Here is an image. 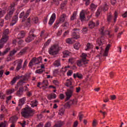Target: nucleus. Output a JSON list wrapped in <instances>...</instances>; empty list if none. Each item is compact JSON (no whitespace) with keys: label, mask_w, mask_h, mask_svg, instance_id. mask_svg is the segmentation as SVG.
I'll return each instance as SVG.
<instances>
[{"label":"nucleus","mask_w":127,"mask_h":127,"mask_svg":"<svg viewBox=\"0 0 127 127\" xmlns=\"http://www.w3.org/2000/svg\"><path fill=\"white\" fill-rule=\"evenodd\" d=\"M60 50V47L58 45H54L49 50V53L50 55H57Z\"/></svg>","instance_id":"nucleus-1"},{"label":"nucleus","mask_w":127,"mask_h":127,"mask_svg":"<svg viewBox=\"0 0 127 127\" xmlns=\"http://www.w3.org/2000/svg\"><path fill=\"white\" fill-rule=\"evenodd\" d=\"M33 113V110L29 107H26L24 110L21 112L22 115L24 118H27L31 116V114Z\"/></svg>","instance_id":"nucleus-2"},{"label":"nucleus","mask_w":127,"mask_h":127,"mask_svg":"<svg viewBox=\"0 0 127 127\" xmlns=\"http://www.w3.org/2000/svg\"><path fill=\"white\" fill-rule=\"evenodd\" d=\"M34 31H35V29H31L29 33V36L26 38L25 41L27 43H29L30 42H31L32 40H34V38L36 37V35H34Z\"/></svg>","instance_id":"nucleus-3"},{"label":"nucleus","mask_w":127,"mask_h":127,"mask_svg":"<svg viewBox=\"0 0 127 127\" xmlns=\"http://www.w3.org/2000/svg\"><path fill=\"white\" fill-rule=\"evenodd\" d=\"M9 12L5 16V19L6 20H8L12 17V14H13V12H14V5L11 4V6L9 7Z\"/></svg>","instance_id":"nucleus-4"},{"label":"nucleus","mask_w":127,"mask_h":127,"mask_svg":"<svg viewBox=\"0 0 127 127\" xmlns=\"http://www.w3.org/2000/svg\"><path fill=\"white\" fill-rule=\"evenodd\" d=\"M67 18V15L66 14L64 13L61 15L59 20L56 21V24L54 26V28H57L58 27V24L60 23H63L65 21V19Z\"/></svg>","instance_id":"nucleus-5"},{"label":"nucleus","mask_w":127,"mask_h":127,"mask_svg":"<svg viewBox=\"0 0 127 127\" xmlns=\"http://www.w3.org/2000/svg\"><path fill=\"white\" fill-rule=\"evenodd\" d=\"M73 92H74V86H71L69 87V89L67 90V91L65 92V101L70 100L72 95H73Z\"/></svg>","instance_id":"nucleus-6"},{"label":"nucleus","mask_w":127,"mask_h":127,"mask_svg":"<svg viewBox=\"0 0 127 127\" xmlns=\"http://www.w3.org/2000/svg\"><path fill=\"white\" fill-rule=\"evenodd\" d=\"M30 12V10H28L26 12L25 14H24V11H22V12L20 13V15H19V18H22L23 17V20H22V22L28 17V15H29V13Z\"/></svg>","instance_id":"nucleus-7"},{"label":"nucleus","mask_w":127,"mask_h":127,"mask_svg":"<svg viewBox=\"0 0 127 127\" xmlns=\"http://www.w3.org/2000/svg\"><path fill=\"white\" fill-rule=\"evenodd\" d=\"M73 32L72 33V35L74 39H79L80 38V36L79 35V32H80V29L77 28H74L73 29Z\"/></svg>","instance_id":"nucleus-8"},{"label":"nucleus","mask_w":127,"mask_h":127,"mask_svg":"<svg viewBox=\"0 0 127 127\" xmlns=\"http://www.w3.org/2000/svg\"><path fill=\"white\" fill-rule=\"evenodd\" d=\"M6 41H7V37H6V36H2L0 40V49L3 48L4 44L6 43Z\"/></svg>","instance_id":"nucleus-9"},{"label":"nucleus","mask_w":127,"mask_h":127,"mask_svg":"<svg viewBox=\"0 0 127 127\" xmlns=\"http://www.w3.org/2000/svg\"><path fill=\"white\" fill-rule=\"evenodd\" d=\"M76 64L78 67H84L85 65L88 64V61H83V60H80L79 61H77Z\"/></svg>","instance_id":"nucleus-10"},{"label":"nucleus","mask_w":127,"mask_h":127,"mask_svg":"<svg viewBox=\"0 0 127 127\" xmlns=\"http://www.w3.org/2000/svg\"><path fill=\"white\" fill-rule=\"evenodd\" d=\"M77 100H70L65 104V107H66V108H70L72 105H77Z\"/></svg>","instance_id":"nucleus-11"},{"label":"nucleus","mask_w":127,"mask_h":127,"mask_svg":"<svg viewBox=\"0 0 127 127\" xmlns=\"http://www.w3.org/2000/svg\"><path fill=\"white\" fill-rule=\"evenodd\" d=\"M18 13H17V15H15L13 17L12 21L10 24V25L11 26H13V25H14V24H15V23L17 22V20H18Z\"/></svg>","instance_id":"nucleus-12"},{"label":"nucleus","mask_w":127,"mask_h":127,"mask_svg":"<svg viewBox=\"0 0 127 127\" xmlns=\"http://www.w3.org/2000/svg\"><path fill=\"white\" fill-rule=\"evenodd\" d=\"M86 13V11L85 10H82L79 14V19L81 21H84L85 20V18H86V16H85V13Z\"/></svg>","instance_id":"nucleus-13"},{"label":"nucleus","mask_w":127,"mask_h":127,"mask_svg":"<svg viewBox=\"0 0 127 127\" xmlns=\"http://www.w3.org/2000/svg\"><path fill=\"white\" fill-rule=\"evenodd\" d=\"M55 19H56V14H55V13H53V14L52 15L49 22V25H52V24H53V23L54 22V21H55Z\"/></svg>","instance_id":"nucleus-14"},{"label":"nucleus","mask_w":127,"mask_h":127,"mask_svg":"<svg viewBox=\"0 0 127 127\" xmlns=\"http://www.w3.org/2000/svg\"><path fill=\"white\" fill-rule=\"evenodd\" d=\"M25 35H26V32L24 31H21L17 35V38L18 39H21L22 38H24L25 37Z\"/></svg>","instance_id":"nucleus-15"},{"label":"nucleus","mask_w":127,"mask_h":127,"mask_svg":"<svg viewBox=\"0 0 127 127\" xmlns=\"http://www.w3.org/2000/svg\"><path fill=\"white\" fill-rule=\"evenodd\" d=\"M32 60H33V62L35 63V65H37L40 63H41V60H42V57H40L36 59V58H33Z\"/></svg>","instance_id":"nucleus-16"},{"label":"nucleus","mask_w":127,"mask_h":127,"mask_svg":"<svg viewBox=\"0 0 127 127\" xmlns=\"http://www.w3.org/2000/svg\"><path fill=\"white\" fill-rule=\"evenodd\" d=\"M23 61L20 59L17 63V66L16 67V71H19V69L22 68V63Z\"/></svg>","instance_id":"nucleus-17"},{"label":"nucleus","mask_w":127,"mask_h":127,"mask_svg":"<svg viewBox=\"0 0 127 127\" xmlns=\"http://www.w3.org/2000/svg\"><path fill=\"white\" fill-rule=\"evenodd\" d=\"M97 45H99V46H101V45H103V44H105V40L103 38V37L101 36V38H99L97 41Z\"/></svg>","instance_id":"nucleus-18"},{"label":"nucleus","mask_w":127,"mask_h":127,"mask_svg":"<svg viewBox=\"0 0 127 127\" xmlns=\"http://www.w3.org/2000/svg\"><path fill=\"white\" fill-rule=\"evenodd\" d=\"M111 44H108L106 46L105 48V51L103 53V56H108V55H109V50L110 48H111Z\"/></svg>","instance_id":"nucleus-19"},{"label":"nucleus","mask_w":127,"mask_h":127,"mask_svg":"<svg viewBox=\"0 0 127 127\" xmlns=\"http://www.w3.org/2000/svg\"><path fill=\"white\" fill-rule=\"evenodd\" d=\"M22 76H19V75H18V76H17L14 77V78H13V79L11 80V82H10V84H11L12 86L13 85L15 84V83L16 82V81H17V80L20 79V78H22Z\"/></svg>","instance_id":"nucleus-20"},{"label":"nucleus","mask_w":127,"mask_h":127,"mask_svg":"<svg viewBox=\"0 0 127 127\" xmlns=\"http://www.w3.org/2000/svg\"><path fill=\"white\" fill-rule=\"evenodd\" d=\"M22 79L20 80V81L18 82V84H20L21 86H22L23 84L25 83L24 81H27V77H26L25 76H22Z\"/></svg>","instance_id":"nucleus-21"},{"label":"nucleus","mask_w":127,"mask_h":127,"mask_svg":"<svg viewBox=\"0 0 127 127\" xmlns=\"http://www.w3.org/2000/svg\"><path fill=\"white\" fill-rule=\"evenodd\" d=\"M64 125V122L59 121L53 127H61L62 126Z\"/></svg>","instance_id":"nucleus-22"},{"label":"nucleus","mask_w":127,"mask_h":127,"mask_svg":"<svg viewBox=\"0 0 127 127\" xmlns=\"http://www.w3.org/2000/svg\"><path fill=\"white\" fill-rule=\"evenodd\" d=\"M63 58H66V57H68V56H69L71 54V53L68 51H64L63 52Z\"/></svg>","instance_id":"nucleus-23"},{"label":"nucleus","mask_w":127,"mask_h":127,"mask_svg":"<svg viewBox=\"0 0 127 127\" xmlns=\"http://www.w3.org/2000/svg\"><path fill=\"white\" fill-rule=\"evenodd\" d=\"M23 94V88L20 87L19 89V90L17 92V95L18 96V97H20L21 96H22Z\"/></svg>","instance_id":"nucleus-24"},{"label":"nucleus","mask_w":127,"mask_h":127,"mask_svg":"<svg viewBox=\"0 0 127 127\" xmlns=\"http://www.w3.org/2000/svg\"><path fill=\"white\" fill-rule=\"evenodd\" d=\"M73 78L76 79V78H78V79H83V75L79 73H74Z\"/></svg>","instance_id":"nucleus-25"},{"label":"nucleus","mask_w":127,"mask_h":127,"mask_svg":"<svg viewBox=\"0 0 127 127\" xmlns=\"http://www.w3.org/2000/svg\"><path fill=\"white\" fill-rule=\"evenodd\" d=\"M16 121H17V118L15 116L12 117L9 119V122L11 124H15V123H16Z\"/></svg>","instance_id":"nucleus-26"},{"label":"nucleus","mask_w":127,"mask_h":127,"mask_svg":"<svg viewBox=\"0 0 127 127\" xmlns=\"http://www.w3.org/2000/svg\"><path fill=\"white\" fill-rule=\"evenodd\" d=\"M57 97V96L55 94H49L48 95V100H52V99H56Z\"/></svg>","instance_id":"nucleus-27"},{"label":"nucleus","mask_w":127,"mask_h":127,"mask_svg":"<svg viewBox=\"0 0 127 127\" xmlns=\"http://www.w3.org/2000/svg\"><path fill=\"white\" fill-rule=\"evenodd\" d=\"M25 102V98H22L21 99L19 100V107H21L22 105L24 104Z\"/></svg>","instance_id":"nucleus-28"},{"label":"nucleus","mask_w":127,"mask_h":127,"mask_svg":"<svg viewBox=\"0 0 127 127\" xmlns=\"http://www.w3.org/2000/svg\"><path fill=\"white\" fill-rule=\"evenodd\" d=\"M102 9L104 12L107 11V10L109 9V5H108V3H107L106 2L104 3V4H103Z\"/></svg>","instance_id":"nucleus-29"},{"label":"nucleus","mask_w":127,"mask_h":127,"mask_svg":"<svg viewBox=\"0 0 127 127\" xmlns=\"http://www.w3.org/2000/svg\"><path fill=\"white\" fill-rule=\"evenodd\" d=\"M27 49H28V47H25L19 52V55H22V54H24V53H26V52H27Z\"/></svg>","instance_id":"nucleus-30"},{"label":"nucleus","mask_w":127,"mask_h":127,"mask_svg":"<svg viewBox=\"0 0 127 127\" xmlns=\"http://www.w3.org/2000/svg\"><path fill=\"white\" fill-rule=\"evenodd\" d=\"M88 26L89 28H94V27L96 26V24L93 21H90L88 24Z\"/></svg>","instance_id":"nucleus-31"},{"label":"nucleus","mask_w":127,"mask_h":127,"mask_svg":"<svg viewBox=\"0 0 127 127\" xmlns=\"http://www.w3.org/2000/svg\"><path fill=\"white\" fill-rule=\"evenodd\" d=\"M80 43H76L73 45V47L74 49H76V50H78L80 48Z\"/></svg>","instance_id":"nucleus-32"},{"label":"nucleus","mask_w":127,"mask_h":127,"mask_svg":"<svg viewBox=\"0 0 127 127\" xmlns=\"http://www.w3.org/2000/svg\"><path fill=\"white\" fill-rule=\"evenodd\" d=\"M9 32V30L8 29H6L4 31L3 35L2 36H6L7 40L8 39V37L7 36V34H8Z\"/></svg>","instance_id":"nucleus-33"},{"label":"nucleus","mask_w":127,"mask_h":127,"mask_svg":"<svg viewBox=\"0 0 127 127\" xmlns=\"http://www.w3.org/2000/svg\"><path fill=\"white\" fill-rule=\"evenodd\" d=\"M68 1L67 0H64V2H63L61 4V8L62 9H63L64 8V6H65L67 4V2Z\"/></svg>","instance_id":"nucleus-34"},{"label":"nucleus","mask_w":127,"mask_h":127,"mask_svg":"<svg viewBox=\"0 0 127 127\" xmlns=\"http://www.w3.org/2000/svg\"><path fill=\"white\" fill-rule=\"evenodd\" d=\"M76 15H77V13L76 12V11L73 12L72 15L70 17V20H74L76 18Z\"/></svg>","instance_id":"nucleus-35"},{"label":"nucleus","mask_w":127,"mask_h":127,"mask_svg":"<svg viewBox=\"0 0 127 127\" xmlns=\"http://www.w3.org/2000/svg\"><path fill=\"white\" fill-rule=\"evenodd\" d=\"M64 113H65V109H64V108H62L59 110V115H60V116H62L63 115H64Z\"/></svg>","instance_id":"nucleus-36"},{"label":"nucleus","mask_w":127,"mask_h":127,"mask_svg":"<svg viewBox=\"0 0 127 127\" xmlns=\"http://www.w3.org/2000/svg\"><path fill=\"white\" fill-rule=\"evenodd\" d=\"M5 14V10H2L1 8H0V18L2 17Z\"/></svg>","instance_id":"nucleus-37"},{"label":"nucleus","mask_w":127,"mask_h":127,"mask_svg":"<svg viewBox=\"0 0 127 127\" xmlns=\"http://www.w3.org/2000/svg\"><path fill=\"white\" fill-rule=\"evenodd\" d=\"M87 54H86L85 53H82V59H81V60H83V61H89V60H86V57H87Z\"/></svg>","instance_id":"nucleus-38"},{"label":"nucleus","mask_w":127,"mask_h":127,"mask_svg":"<svg viewBox=\"0 0 127 127\" xmlns=\"http://www.w3.org/2000/svg\"><path fill=\"white\" fill-rule=\"evenodd\" d=\"M118 12L117 11H115L114 13V23H116V22L117 21V18H118Z\"/></svg>","instance_id":"nucleus-39"},{"label":"nucleus","mask_w":127,"mask_h":127,"mask_svg":"<svg viewBox=\"0 0 127 127\" xmlns=\"http://www.w3.org/2000/svg\"><path fill=\"white\" fill-rule=\"evenodd\" d=\"M54 66H55V67H59V66H60V61L57 60L54 63Z\"/></svg>","instance_id":"nucleus-40"},{"label":"nucleus","mask_w":127,"mask_h":127,"mask_svg":"<svg viewBox=\"0 0 127 127\" xmlns=\"http://www.w3.org/2000/svg\"><path fill=\"white\" fill-rule=\"evenodd\" d=\"M37 105H38V102L35 100L32 104H31V106L32 108H34V107H37Z\"/></svg>","instance_id":"nucleus-41"},{"label":"nucleus","mask_w":127,"mask_h":127,"mask_svg":"<svg viewBox=\"0 0 127 127\" xmlns=\"http://www.w3.org/2000/svg\"><path fill=\"white\" fill-rule=\"evenodd\" d=\"M104 30H105V27H102L99 30V31L100 32V34H101L102 35V36H104V35H105V32H104Z\"/></svg>","instance_id":"nucleus-42"},{"label":"nucleus","mask_w":127,"mask_h":127,"mask_svg":"<svg viewBox=\"0 0 127 127\" xmlns=\"http://www.w3.org/2000/svg\"><path fill=\"white\" fill-rule=\"evenodd\" d=\"M32 20L34 23H38V17H33Z\"/></svg>","instance_id":"nucleus-43"},{"label":"nucleus","mask_w":127,"mask_h":127,"mask_svg":"<svg viewBox=\"0 0 127 127\" xmlns=\"http://www.w3.org/2000/svg\"><path fill=\"white\" fill-rule=\"evenodd\" d=\"M96 8H97V5H96L95 4L92 3L90 5V8L91 10H95V9H96Z\"/></svg>","instance_id":"nucleus-44"},{"label":"nucleus","mask_w":127,"mask_h":127,"mask_svg":"<svg viewBox=\"0 0 127 127\" xmlns=\"http://www.w3.org/2000/svg\"><path fill=\"white\" fill-rule=\"evenodd\" d=\"M78 117H79V121L80 122H82L83 118H84V115L82 114V112H80Z\"/></svg>","instance_id":"nucleus-45"},{"label":"nucleus","mask_w":127,"mask_h":127,"mask_svg":"<svg viewBox=\"0 0 127 127\" xmlns=\"http://www.w3.org/2000/svg\"><path fill=\"white\" fill-rule=\"evenodd\" d=\"M17 51L15 50H13L12 51H11L9 53V56H13L15 53H16Z\"/></svg>","instance_id":"nucleus-46"},{"label":"nucleus","mask_w":127,"mask_h":127,"mask_svg":"<svg viewBox=\"0 0 127 127\" xmlns=\"http://www.w3.org/2000/svg\"><path fill=\"white\" fill-rule=\"evenodd\" d=\"M67 81L65 83V86H66V87H70V86L72 85V82L69 79H67Z\"/></svg>","instance_id":"nucleus-47"},{"label":"nucleus","mask_w":127,"mask_h":127,"mask_svg":"<svg viewBox=\"0 0 127 127\" xmlns=\"http://www.w3.org/2000/svg\"><path fill=\"white\" fill-rule=\"evenodd\" d=\"M112 18H113V16L111 14L107 16V21L108 22H112Z\"/></svg>","instance_id":"nucleus-48"},{"label":"nucleus","mask_w":127,"mask_h":127,"mask_svg":"<svg viewBox=\"0 0 127 127\" xmlns=\"http://www.w3.org/2000/svg\"><path fill=\"white\" fill-rule=\"evenodd\" d=\"M9 50H10V48H6L5 51H4L2 53V55L4 56V55H5V54H6V53H7L8 52V51H9Z\"/></svg>","instance_id":"nucleus-49"},{"label":"nucleus","mask_w":127,"mask_h":127,"mask_svg":"<svg viewBox=\"0 0 127 127\" xmlns=\"http://www.w3.org/2000/svg\"><path fill=\"white\" fill-rule=\"evenodd\" d=\"M41 85H42V87H44L45 86H46V87H47V86H48V81L47 80H43V83L41 84Z\"/></svg>","instance_id":"nucleus-50"},{"label":"nucleus","mask_w":127,"mask_h":127,"mask_svg":"<svg viewBox=\"0 0 127 127\" xmlns=\"http://www.w3.org/2000/svg\"><path fill=\"white\" fill-rule=\"evenodd\" d=\"M66 42L68 44H73V42H72V40L71 38H68L66 40Z\"/></svg>","instance_id":"nucleus-51"},{"label":"nucleus","mask_w":127,"mask_h":127,"mask_svg":"<svg viewBox=\"0 0 127 127\" xmlns=\"http://www.w3.org/2000/svg\"><path fill=\"white\" fill-rule=\"evenodd\" d=\"M51 42V39H49L47 40V41L46 42V43L44 45V47H46V46H48L49 45V43Z\"/></svg>","instance_id":"nucleus-52"},{"label":"nucleus","mask_w":127,"mask_h":127,"mask_svg":"<svg viewBox=\"0 0 127 127\" xmlns=\"http://www.w3.org/2000/svg\"><path fill=\"white\" fill-rule=\"evenodd\" d=\"M98 125V122L95 119L93 120L92 123V127H96V126Z\"/></svg>","instance_id":"nucleus-53"},{"label":"nucleus","mask_w":127,"mask_h":127,"mask_svg":"<svg viewBox=\"0 0 127 127\" xmlns=\"http://www.w3.org/2000/svg\"><path fill=\"white\" fill-rule=\"evenodd\" d=\"M100 13H101V10L100 9H99L98 10H97V11L95 14V16H96V17H99Z\"/></svg>","instance_id":"nucleus-54"},{"label":"nucleus","mask_w":127,"mask_h":127,"mask_svg":"<svg viewBox=\"0 0 127 127\" xmlns=\"http://www.w3.org/2000/svg\"><path fill=\"white\" fill-rule=\"evenodd\" d=\"M36 74H42L43 73V70H42L41 69H37L35 71Z\"/></svg>","instance_id":"nucleus-55"},{"label":"nucleus","mask_w":127,"mask_h":127,"mask_svg":"<svg viewBox=\"0 0 127 127\" xmlns=\"http://www.w3.org/2000/svg\"><path fill=\"white\" fill-rule=\"evenodd\" d=\"M87 48L85 49V51H88V49H90V48H92V46L91 45L90 43H88L87 44Z\"/></svg>","instance_id":"nucleus-56"},{"label":"nucleus","mask_w":127,"mask_h":127,"mask_svg":"<svg viewBox=\"0 0 127 127\" xmlns=\"http://www.w3.org/2000/svg\"><path fill=\"white\" fill-rule=\"evenodd\" d=\"M53 84H54V85H56V86L59 85V81H58V80H53Z\"/></svg>","instance_id":"nucleus-57"},{"label":"nucleus","mask_w":127,"mask_h":127,"mask_svg":"<svg viewBox=\"0 0 127 127\" xmlns=\"http://www.w3.org/2000/svg\"><path fill=\"white\" fill-rule=\"evenodd\" d=\"M110 98L111 100H112V101H114V100H116V99H117V96H116V95H110Z\"/></svg>","instance_id":"nucleus-58"},{"label":"nucleus","mask_w":127,"mask_h":127,"mask_svg":"<svg viewBox=\"0 0 127 127\" xmlns=\"http://www.w3.org/2000/svg\"><path fill=\"white\" fill-rule=\"evenodd\" d=\"M51 127V122H48L45 125V127Z\"/></svg>","instance_id":"nucleus-59"},{"label":"nucleus","mask_w":127,"mask_h":127,"mask_svg":"<svg viewBox=\"0 0 127 127\" xmlns=\"http://www.w3.org/2000/svg\"><path fill=\"white\" fill-rule=\"evenodd\" d=\"M62 26H63V27H68V26H69V23L65 22L64 24H63Z\"/></svg>","instance_id":"nucleus-60"},{"label":"nucleus","mask_w":127,"mask_h":127,"mask_svg":"<svg viewBox=\"0 0 127 127\" xmlns=\"http://www.w3.org/2000/svg\"><path fill=\"white\" fill-rule=\"evenodd\" d=\"M27 65V61H25L24 62V64H23V66H22V69L23 70H24V68H25V67H26Z\"/></svg>","instance_id":"nucleus-61"},{"label":"nucleus","mask_w":127,"mask_h":127,"mask_svg":"<svg viewBox=\"0 0 127 127\" xmlns=\"http://www.w3.org/2000/svg\"><path fill=\"white\" fill-rule=\"evenodd\" d=\"M4 110L5 112H7V110L5 109V107H4V105H1V111L2 112Z\"/></svg>","instance_id":"nucleus-62"},{"label":"nucleus","mask_w":127,"mask_h":127,"mask_svg":"<svg viewBox=\"0 0 127 127\" xmlns=\"http://www.w3.org/2000/svg\"><path fill=\"white\" fill-rule=\"evenodd\" d=\"M61 34H62V30H59L57 34V36H60Z\"/></svg>","instance_id":"nucleus-63"},{"label":"nucleus","mask_w":127,"mask_h":127,"mask_svg":"<svg viewBox=\"0 0 127 127\" xmlns=\"http://www.w3.org/2000/svg\"><path fill=\"white\" fill-rule=\"evenodd\" d=\"M6 126V124H5V123H1L0 124V127H5Z\"/></svg>","instance_id":"nucleus-64"}]
</instances>
